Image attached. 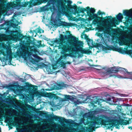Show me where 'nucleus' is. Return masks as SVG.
I'll list each match as a JSON object with an SVG mask.
<instances>
[{"label":"nucleus","instance_id":"f257e3e1","mask_svg":"<svg viewBox=\"0 0 132 132\" xmlns=\"http://www.w3.org/2000/svg\"><path fill=\"white\" fill-rule=\"evenodd\" d=\"M68 43L69 45H64L63 51L64 52H69L71 56L79 52L82 53L89 54L91 51L83 49L82 47V42L78 40V39L73 36H68Z\"/></svg>","mask_w":132,"mask_h":132},{"label":"nucleus","instance_id":"f03ea898","mask_svg":"<svg viewBox=\"0 0 132 132\" xmlns=\"http://www.w3.org/2000/svg\"><path fill=\"white\" fill-rule=\"evenodd\" d=\"M57 2V3L55 4V6L58 10L59 13L65 14L68 17L70 16V14L77 7V5L75 4L72 5V2L70 0H59Z\"/></svg>","mask_w":132,"mask_h":132},{"label":"nucleus","instance_id":"7ed1b4c3","mask_svg":"<svg viewBox=\"0 0 132 132\" xmlns=\"http://www.w3.org/2000/svg\"><path fill=\"white\" fill-rule=\"evenodd\" d=\"M31 2L30 3V7L35 6L37 5H39L42 3H45L47 2L46 5L40 7L39 9L40 11L41 12H43L45 11H48L50 10L52 12L53 11L56 10V9L55 6L53 5L52 6H50L48 7V6H50L52 4L51 3L52 2L56 4L57 3V2L59 0H31Z\"/></svg>","mask_w":132,"mask_h":132},{"label":"nucleus","instance_id":"20e7f679","mask_svg":"<svg viewBox=\"0 0 132 132\" xmlns=\"http://www.w3.org/2000/svg\"><path fill=\"white\" fill-rule=\"evenodd\" d=\"M86 9L87 10V15L90 19H94L93 23L94 24H100L101 22H104V21H110L111 20L110 18L106 19L105 17L98 16L96 14L94 13L95 10L94 8H90L88 6L86 7Z\"/></svg>","mask_w":132,"mask_h":132},{"label":"nucleus","instance_id":"39448f33","mask_svg":"<svg viewBox=\"0 0 132 132\" xmlns=\"http://www.w3.org/2000/svg\"><path fill=\"white\" fill-rule=\"evenodd\" d=\"M114 121L115 120L111 119L107 120L103 119L102 118L96 117L93 121H87V124L89 125H88L89 127H86V130L87 131H89L91 130V127H92V126L93 125H101L106 126V123H115Z\"/></svg>","mask_w":132,"mask_h":132},{"label":"nucleus","instance_id":"423d86ee","mask_svg":"<svg viewBox=\"0 0 132 132\" xmlns=\"http://www.w3.org/2000/svg\"><path fill=\"white\" fill-rule=\"evenodd\" d=\"M23 47L27 50H29L31 53H36L37 51V47H39V45L36 44L30 39L27 40L26 44L23 45Z\"/></svg>","mask_w":132,"mask_h":132},{"label":"nucleus","instance_id":"0eeeda50","mask_svg":"<svg viewBox=\"0 0 132 132\" xmlns=\"http://www.w3.org/2000/svg\"><path fill=\"white\" fill-rule=\"evenodd\" d=\"M124 111L126 113H124V125H126L129 123V122L131 118H130L131 116L132 110V106L131 105L124 103Z\"/></svg>","mask_w":132,"mask_h":132},{"label":"nucleus","instance_id":"6e6552de","mask_svg":"<svg viewBox=\"0 0 132 132\" xmlns=\"http://www.w3.org/2000/svg\"><path fill=\"white\" fill-rule=\"evenodd\" d=\"M116 16V17L113 18L111 16H106L105 17V19L110 18L111 20L110 21H104V22H111L112 27H116L117 25H118L119 24L120 22L122 21L123 17L122 14L120 13H119Z\"/></svg>","mask_w":132,"mask_h":132},{"label":"nucleus","instance_id":"1a4fd4ad","mask_svg":"<svg viewBox=\"0 0 132 132\" xmlns=\"http://www.w3.org/2000/svg\"><path fill=\"white\" fill-rule=\"evenodd\" d=\"M124 15L126 16L125 18L126 20L124 24L129 26L130 24H132V8L129 10H124Z\"/></svg>","mask_w":132,"mask_h":132},{"label":"nucleus","instance_id":"9d476101","mask_svg":"<svg viewBox=\"0 0 132 132\" xmlns=\"http://www.w3.org/2000/svg\"><path fill=\"white\" fill-rule=\"evenodd\" d=\"M107 47H105L103 45L102 46V47L104 50H112L124 54V50L122 48H119L117 45H115V46L113 45H107Z\"/></svg>","mask_w":132,"mask_h":132},{"label":"nucleus","instance_id":"9b49d317","mask_svg":"<svg viewBox=\"0 0 132 132\" xmlns=\"http://www.w3.org/2000/svg\"><path fill=\"white\" fill-rule=\"evenodd\" d=\"M47 97L50 99L54 100H59L61 99L62 101H66L69 100H71L73 98V97L70 95H65L64 97V100L61 98L60 97H58L56 95V94H54L52 93H47Z\"/></svg>","mask_w":132,"mask_h":132},{"label":"nucleus","instance_id":"f8f14e48","mask_svg":"<svg viewBox=\"0 0 132 132\" xmlns=\"http://www.w3.org/2000/svg\"><path fill=\"white\" fill-rule=\"evenodd\" d=\"M71 35L72 36V35L70 34V35H68L67 36H65L64 37L63 35L61 34L60 35V38H59L60 41V47L62 49V54L64 55V56L65 57H66L68 56L69 55V54H68L66 53L67 52H64L63 51V49H64L63 47H64V45H69V44H65L63 45V43L65 39H68V41L69 39L68 38H67V37L68 38L69 37L68 36H70Z\"/></svg>","mask_w":132,"mask_h":132},{"label":"nucleus","instance_id":"ddd939ff","mask_svg":"<svg viewBox=\"0 0 132 132\" xmlns=\"http://www.w3.org/2000/svg\"><path fill=\"white\" fill-rule=\"evenodd\" d=\"M119 71V69L118 67H113L108 69L106 73L107 75H109V77H114L115 78L116 77L115 75V73Z\"/></svg>","mask_w":132,"mask_h":132},{"label":"nucleus","instance_id":"4468645a","mask_svg":"<svg viewBox=\"0 0 132 132\" xmlns=\"http://www.w3.org/2000/svg\"><path fill=\"white\" fill-rule=\"evenodd\" d=\"M122 30L121 32V37H117L116 40L114 42L115 43H118L120 45H124V26L121 27Z\"/></svg>","mask_w":132,"mask_h":132},{"label":"nucleus","instance_id":"2eb2a0df","mask_svg":"<svg viewBox=\"0 0 132 132\" xmlns=\"http://www.w3.org/2000/svg\"><path fill=\"white\" fill-rule=\"evenodd\" d=\"M11 8H14L18 10V3L16 1H14L12 3H8L7 4L6 7L4 8V9L6 11H7Z\"/></svg>","mask_w":132,"mask_h":132},{"label":"nucleus","instance_id":"dca6fc26","mask_svg":"<svg viewBox=\"0 0 132 132\" xmlns=\"http://www.w3.org/2000/svg\"><path fill=\"white\" fill-rule=\"evenodd\" d=\"M87 9L84 8H81L80 7H78L77 5V7L74 9L73 11H72V13L74 15H76V14H79L80 13H83L85 11H87Z\"/></svg>","mask_w":132,"mask_h":132},{"label":"nucleus","instance_id":"f3484780","mask_svg":"<svg viewBox=\"0 0 132 132\" xmlns=\"http://www.w3.org/2000/svg\"><path fill=\"white\" fill-rule=\"evenodd\" d=\"M68 85L63 82H62L59 84L54 85L52 87V90L54 89L59 90L62 89L63 87H67Z\"/></svg>","mask_w":132,"mask_h":132},{"label":"nucleus","instance_id":"a211bd4d","mask_svg":"<svg viewBox=\"0 0 132 132\" xmlns=\"http://www.w3.org/2000/svg\"><path fill=\"white\" fill-rule=\"evenodd\" d=\"M51 118L52 119L54 120L55 121H59L60 122H66V120L64 118L58 117L55 115L51 117Z\"/></svg>","mask_w":132,"mask_h":132},{"label":"nucleus","instance_id":"6ab92c4d","mask_svg":"<svg viewBox=\"0 0 132 132\" xmlns=\"http://www.w3.org/2000/svg\"><path fill=\"white\" fill-rule=\"evenodd\" d=\"M31 0L29 2L27 1L26 2H24V4H21V2H18V10H19L20 9V8L23 7H26L29 4V5L28 6V7H31L32 6H31L30 7V2H31Z\"/></svg>","mask_w":132,"mask_h":132},{"label":"nucleus","instance_id":"aec40b11","mask_svg":"<svg viewBox=\"0 0 132 132\" xmlns=\"http://www.w3.org/2000/svg\"><path fill=\"white\" fill-rule=\"evenodd\" d=\"M60 22L59 23V26H62L64 27H65L68 28H69L70 27L72 26V23H67L65 22H63L60 21Z\"/></svg>","mask_w":132,"mask_h":132},{"label":"nucleus","instance_id":"412c9836","mask_svg":"<svg viewBox=\"0 0 132 132\" xmlns=\"http://www.w3.org/2000/svg\"><path fill=\"white\" fill-rule=\"evenodd\" d=\"M115 126L116 128L119 129V127H118L119 125H124V119H122L121 120H115Z\"/></svg>","mask_w":132,"mask_h":132},{"label":"nucleus","instance_id":"4be33fe9","mask_svg":"<svg viewBox=\"0 0 132 132\" xmlns=\"http://www.w3.org/2000/svg\"><path fill=\"white\" fill-rule=\"evenodd\" d=\"M20 121V120H16L13 122L12 123V125L13 126H18V122ZM8 125L9 126V127L10 129H12V123H8Z\"/></svg>","mask_w":132,"mask_h":132},{"label":"nucleus","instance_id":"5701e85b","mask_svg":"<svg viewBox=\"0 0 132 132\" xmlns=\"http://www.w3.org/2000/svg\"><path fill=\"white\" fill-rule=\"evenodd\" d=\"M12 32L13 33L15 34L13 35V36L15 37H19L22 38L23 36V34L20 33L18 30H16L15 31H13Z\"/></svg>","mask_w":132,"mask_h":132},{"label":"nucleus","instance_id":"b1692460","mask_svg":"<svg viewBox=\"0 0 132 132\" xmlns=\"http://www.w3.org/2000/svg\"><path fill=\"white\" fill-rule=\"evenodd\" d=\"M67 129L68 130H66V131L67 132H77V129L74 128L70 127Z\"/></svg>","mask_w":132,"mask_h":132},{"label":"nucleus","instance_id":"393cba45","mask_svg":"<svg viewBox=\"0 0 132 132\" xmlns=\"http://www.w3.org/2000/svg\"><path fill=\"white\" fill-rule=\"evenodd\" d=\"M106 123V126L105 127L107 129H110L111 128L113 127L114 126H115V123Z\"/></svg>","mask_w":132,"mask_h":132},{"label":"nucleus","instance_id":"a878e982","mask_svg":"<svg viewBox=\"0 0 132 132\" xmlns=\"http://www.w3.org/2000/svg\"><path fill=\"white\" fill-rule=\"evenodd\" d=\"M6 60H9V62L11 63L12 59V57L10 55L9 53L7 52L6 56Z\"/></svg>","mask_w":132,"mask_h":132},{"label":"nucleus","instance_id":"bb28decb","mask_svg":"<svg viewBox=\"0 0 132 132\" xmlns=\"http://www.w3.org/2000/svg\"><path fill=\"white\" fill-rule=\"evenodd\" d=\"M53 42L54 43H56V44H59V46L60 47V41L59 38H55V40H54Z\"/></svg>","mask_w":132,"mask_h":132},{"label":"nucleus","instance_id":"cd10ccee","mask_svg":"<svg viewBox=\"0 0 132 132\" xmlns=\"http://www.w3.org/2000/svg\"><path fill=\"white\" fill-rule=\"evenodd\" d=\"M126 50V49L124 48V53L128 54H132V50Z\"/></svg>","mask_w":132,"mask_h":132},{"label":"nucleus","instance_id":"c85d7f7f","mask_svg":"<svg viewBox=\"0 0 132 132\" xmlns=\"http://www.w3.org/2000/svg\"><path fill=\"white\" fill-rule=\"evenodd\" d=\"M104 32L105 33L108 34H109V33H110V31L109 28H105Z\"/></svg>","mask_w":132,"mask_h":132},{"label":"nucleus","instance_id":"c756f323","mask_svg":"<svg viewBox=\"0 0 132 132\" xmlns=\"http://www.w3.org/2000/svg\"><path fill=\"white\" fill-rule=\"evenodd\" d=\"M36 30H37V32L38 33H43L44 32V30L41 29L39 27L37 28V29H36Z\"/></svg>","mask_w":132,"mask_h":132},{"label":"nucleus","instance_id":"7c9ffc66","mask_svg":"<svg viewBox=\"0 0 132 132\" xmlns=\"http://www.w3.org/2000/svg\"><path fill=\"white\" fill-rule=\"evenodd\" d=\"M35 86L37 87V86H35L34 85H32L31 84H29L28 85V87L29 88H32L33 90H36L37 89V88H36L35 87Z\"/></svg>","mask_w":132,"mask_h":132},{"label":"nucleus","instance_id":"2f4dec72","mask_svg":"<svg viewBox=\"0 0 132 132\" xmlns=\"http://www.w3.org/2000/svg\"><path fill=\"white\" fill-rule=\"evenodd\" d=\"M127 74L128 75H132V72H128L127 70L125 68H124V74Z\"/></svg>","mask_w":132,"mask_h":132},{"label":"nucleus","instance_id":"473e14b6","mask_svg":"<svg viewBox=\"0 0 132 132\" xmlns=\"http://www.w3.org/2000/svg\"><path fill=\"white\" fill-rule=\"evenodd\" d=\"M96 14L97 15H102L103 14H105V13L104 12H101L99 10L98 11Z\"/></svg>","mask_w":132,"mask_h":132},{"label":"nucleus","instance_id":"72a5a7b5","mask_svg":"<svg viewBox=\"0 0 132 132\" xmlns=\"http://www.w3.org/2000/svg\"><path fill=\"white\" fill-rule=\"evenodd\" d=\"M95 104L98 103V104L99 105L100 104L101 102L98 99H97L96 100L94 101Z\"/></svg>","mask_w":132,"mask_h":132},{"label":"nucleus","instance_id":"f704fd0d","mask_svg":"<svg viewBox=\"0 0 132 132\" xmlns=\"http://www.w3.org/2000/svg\"><path fill=\"white\" fill-rule=\"evenodd\" d=\"M129 42H130V43L128 44L127 45L128 47L130 48H132V44L131 43V40H129Z\"/></svg>","mask_w":132,"mask_h":132},{"label":"nucleus","instance_id":"c9c22d12","mask_svg":"<svg viewBox=\"0 0 132 132\" xmlns=\"http://www.w3.org/2000/svg\"><path fill=\"white\" fill-rule=\"evenodd\" d=\"M90 103L91 105L93 107V108L96 107V106L95 105V103L94 101L92 102H91Z\"/></svg>","mask_w":132,"mask_h":132},{"label":"nucleus","instance_id":"e433bc0d","mask_svg":"<svg viewBox=\"0 0 132 132\" xmlns=\"http://www.w3.org/2000/svg\"><path fill=\"white\" fill-rule=\"evenodd\" d=\"M31 62L33 64L34 63L33 62H36L37 61L36 59H33V58H32V57H31Z\"/></svg>","mask_w":132,"mask_h":132},{"label":"nucleus","instance_id":"4c0bfd02","mask_svg":"<svg viewBox=\"0 0 132 132\" xmlns=\"http://www.w3.org/2000/svg\"><path fill=\"white\" fill-rule=\"evenodd\" d=\"M91 40L89 39V38H88L87 40V44L88 45L89 44V42H90Z\"/></svg>","mask_w":132,"mask_h":132},{"label":"nucleus","instance_id":"58836bf2","mask_svg":"<svg viewBox=\"0 0 132 132\" xmlns=\"http://www.w3.org/2000/svg\"><path fill=\"white\" fill-rule=\"evenodd\" d=\"M98 28V30L99 31H101L104 30L103 29H102V27L101 26L99 27Z\"/></svg>","mask_w":132,"mask_h":132},{"label":"nucleus","instance_id":"ea45409f","mask_svg":"<svg viewBox=\"0 0 132 132\" xmlns=\"http://www.w3.org/2000/svg\"><path fill=\"white\" fill-rule=\"evenodd\" d=\"M85 38L86 40H87L88 38H89L88 36L86 34L85 35Z\"/></svg>","mask_w":132,"mask_h":132},{"label":"nucleus","instance_id":"a19ab883","mask_svg":"<svg viewBox=\"0 0 132 132\" xmlns=\"http://www.w3.org/2000/svg\"><path fill=\"white\" fill-rule=\"evenodd\" d=\"M6 32L7 33H9L10 32V31L8 29H7L6 30Z\"/></svg>","mask_w":132,"mask_h":132},{"label":"nucleus","instance_id":"79ce46f5","mask_svg":"<svg viewBox=\"0 0 132 132\" xmlns=\"http://www.w3.org/2000/svg\"><path fill=\"white\" fill-rule=\"evenodd\" d=\"M71 63V62L69 61H68L67 62H66L64 64V65H65V64H70Z\"/></svg>","mask_w":132,"mask_h":132},{"label":"nucleus","instance_id":"37998d69","mask_svg":"<svg viewBox=\"0 0 132 132\" xmlns=\"http://www.w3.org/2000/svg\"><path fill=\"white\" fill-rule=\"evenodd\" d=\"M114 104L115 105H117L118 106H119L120 107H121L120 105L118 104L117 103H114Z\"/></svg>","mask_w":132,"mask_h":132},{"label":"nucleus","instance_id":"c03bdc74","mask_svg":"<svg viewBox=\"0 0 132 132\" xmlns=\"http://www.w3.org/2000/svg\"><path fill=\"white\" fill-rule=\"evenodd\" d=\"M132 78V77H130V78H127V77H125V76H124V78H129V79H132V78Z\"/></svg>","mask_w":132,"mask_h":132},{"label":"nucleus","instance_id":"a18cd8bd","mask_svg":"<svg viewBox=\"0 0 132 132\" xmlns=\"http://www.w3.org/2000/svg\"><path fill=\"white\" fill-rule=\"evenodd\" d=\"M12 27H14L13 26H16L15 24H14V23H12Z\"/></svg>","mask_w":132,"mask_h":132},{"label":"nucleus","instance_id":"49530a36","mask_svg":"<svg viewBox=\"0 0 132 132\" xmlns=\"http://www.w3.org/2000/svg\"><path fill=\"white\" fill-rule=\"evenodd\" d=\"M128 128L129 129L130 128L131 130H132V127L129 126L128 127Z\"/></svg>","mask_w":132,"mask_h":132},{"label":"nucleus","instance_id":"de8ad7c7","mask_svg":"<svg viewBox=\"0 0 132 132\" xmlns=\"http://www.w3.org/2000/svg\"><path fill=\"white\" fill-rule=\"evenodd\" d=\"M67 34H70V32L69 31H67Z\"/></svg>","mask_w":132,"mask_h":132},{"label":"nucleus","instance_id":"09e8293b","mask_svg":"<svg viewBox=\"0 0 132 132\" xmlns=\"http://www.w3.org/2000/svg\"><path fill=\"white\" fill-rule=\"evenodd\" d=\"M125 31L124 30V34H125ZM125 36H124V41H125ZM126 44H125V42H124V45H126Z\"/></svg>","mask_w":132,"mask_h":132},{"label":"nucleus","instance_id":"8fccbe9b","mask_svg":"<svg viewBox=\"0 0 132 132\" xmlns=\"http://www.w3.org/2000/svg\"><path fill=\"white\" fill-rule=\"evenodd\" d=\"M86 30H87V31H89V29L88 28H87L86 27Z\"/></svg>","mask_w":132,"mask_h":132},{"label":"nucleus","instance_id":"3c124183","mask_svg":"<svg viewBox=\"0 0 132 132\" xmlns=\"http://www.w3.org/2000/svg\"><path fill=\"white\" fill-rule=\"evenodd\" d=\"M20 79L22 80V82H23V79L22 78H20Z\"/></svg>","mask_w":132,"mask_h":132},{"label":"nucleus","instance_id":"603ef678","mask_svg":"<svg viewBox=\"0 0 132 132\" xmlns=\"http://www.w3.org/2000/svg\"><path fill=\"white\" fill-rule=\"evenodd\" d=\"M56 131H57V132H58V131L57 130H58V129L57 128H56Z\"/></svg>","mask_w":132,"mask_h":132},{"label":"nucleus","instance_id":"864d4df0","mask_svg":"<svg viewBox=\"0 0 132 132\" xmlns=\"http://www.w3.org/2000/svg\"><path fill=\"white\" fill-rule=\"evenodd\" d=\"M98 34L99 35H98V36H101V34H100L99 33V34Z\"/></svg>","mask_w":132,"mask_h":132},{"label":"nucleus","instance_id":"5fc2aeb1","mask_svg":"<svg viewBox=\"0 0 132 132\" xmlns=\"http://www.w3.org/2000/svg\"><path fill=\"white\" fill-rule=\"evenodd\" d=\"M119 32H120V31H121V29H120V28H119Z\"/></svg>","mask_w":132,"mask_h":132},{"label":"nucleus","instance_id":"6e6d98bb","mask_svg":"<svg viewBox=\"0 0 132 132\" xmlns=\"http://www.w3.org/2000/svg\"><path fill=\"white\" fill-rule=\"evenodd\" d=\"M0 120L1 121H2L3 120V119L2 118H0Z\"/></svg>","mask_w":132,"mask_h":132},{"label":"nucleus","instance_id":"4d7b16f0","mask_svg":"<svg viewBox=\"0 0 132 132\" xmlns=\"http://www.w3.org/2000/svg\"><path fill=\"white\" fill-rule=\"evenodd\" d=\"M127 98H124V101H126V100H127Z\"/></svg>","mask_w":132,"mask_h":132},{"label":"nucleus","instance_id":"13d9d810","mask_svg":"<svg viewBox=\"0 0 132 132\" xmlns=\"http://www.w3.org/2000/svg\"><path fill=\"white\" fill-rule=\"evenodd\" d=\"M3 1V0H0V3L2 2Z\"/></svg>","mask_w":132,"mask_h":132},{"label":"nucleus","instance_id":"bf43d9fd","mask_svg":"<svg viewBox=\"0 0 132 132\" xmlns=\"http://www.w3.org/2000/svg\"><path fill=\"white\" fill-rule=\"evenodd\" d=\"M58 95H61V94H60V93H59V94H58Z\"/></svg>","mask_w":132,"mask_h":132},{"label":"nucleus","instance_id":"052dcab7","mask_svg":"<svg viewBox=\"0 0 132 132\" xmlns=\"http://www.w3.org/2000/svg\"><path fill=\"white\" fill-rule=\"evenodd\" d=\"M122 116H123V115H124V113H122Z\"/></svg>","mask_w":132,"mask_h":132},{"label":"nucleus","instance_id":"680f3d73","mask_svg":"<svg viewBox=\"0 0 132 132\" xmlns=\"http://www.w3.org/2000/svg\"><path fill=\"white\" fill-rule=\"evenodd\" d=\"M124 97L126 96V95L125 94H124Z\"/></svg>","mask_w":132,"mask_h":132},{"label":"nucleus","instance_id":"e2e57ef3","mask_svg":"<svg viewBox=\"0 0 132 132\" xmlns=\"http://www.w3.org/2000/svg\"><path fill=\"white\" fill-rule=\"evenodd\" d=\"M123 14H124V10H123Z\"/></svg>","mask_w":132,"mask_h":132},{"label":"nucleus","instance_id":"0e129e2a","mask_svg":"<svg viewBox=\"0 0 132 132\" xmlns=\"http://www.w3.org/2000/svg\"><path fill=\"white\" fill-rule=\"evenodd\" d=\"M1 132V128L0 127V132Z\"/></svg>","mask_w":132,"mask_h":132},{"label":"nucleus","instance_id":"69168bd1","mask_svg":"<svg viewBox=\"0 0 132 132\" xmlns=\"http://www.w3.org/2000/svg\"><path fill=\"white\" fill-rule=\"evenodd\" d=\"M110 100H111L110 98H109V101H110Z\"/></svg>","mask_w":132,"mask_h":132},{"label":"nucleus","instance_id":"338daca9","mask_svg":"<svg viewBox=\"0 0 132 132\" xmlns=\"http://www.w3.org/2000/svg\"><path fill=\"white\" fill-rule=\"evenodd\" d=\"M82 3V2H79V3L80 4H81Z\"/></svg>","mask_w":132,"mask_h":132},{"label":"nucleus","instance_id":"774afa93","mask_svg":"<svg viewBox=\"0 0 132 132\" xmlns=\"http://www.w3.org/2000/svg\"><path fill=\"white\" fill-rule=\"evenodd\" d=\"M1 124H3V122H1Z\"/></svg>","mask_w":132,"mask_h":132}]
</instances>
